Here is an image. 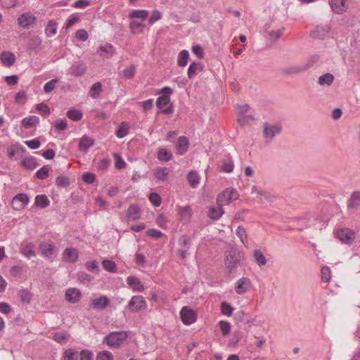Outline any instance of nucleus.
<instances>
[{
	"instance_id": "13d9d810",
	"label": "nucleus",
	"mask_w": 360,
	"mask_h": 360,
	"mask_svg": "<svg viewBox=\"0 0 360 360\" xmlns=\"http://www.w3.org/2000/svg\"><path fill=\"white\" fill-rule=\"evenodd\" d=\"M20 301L23 303H29L32 298V295L28 290L23 289L19 292Z\"/></svg>"
},
{
	"instance_id": "680f3d73",
	"label": "nucleus",
	"mask_w": 360,
	"mask_h": 360,
	"mask_svg": "<svg viewBox=\"0 0 360 360\" xmlns=\"http://www.w3.org/2000/svg\"><path fill=\"white\" fill-rule=\"evenodd\" d=\"M219 326L223 335H226L230 333L231 324L226 321H220Z\"/></svg>"
},
{
	"instance_id": "423d86ee",
	"label": "nucleus",
	"mask_w": 360,
	"mask_h": 360,
	"mask_svg": "<svg viewBox=\"0 0 360 360\" xmlns=\"http://www.w3.org/2000/svg\"><path fill=\"white\" fill-rule=\"evenodd\" d=\"M147 307L146 301L141 295H134L129 300L126 309L131 312H138L145 309Z\"/></svg>"
},
{
	"instance_id": "09e8293b",
	"label": "nucleus",
	"mask_w": 360,
	"mask_h": 360,
	"mask_svg": "<svg viewBox=\"0 0 360 360\" xmlns=\"http://www.w3.org/2000/svg\"><path fill=\"white\" fill-rule=\"evenodd\" d=\"M236 235L240 238L242 243L246 246L248 243L247 233L243 226H238L236 230Z\"/></svg>"
},
{
	"instance_id": "5fc2aeb1",
	"label": "nucleus",
	"mask_w": 360,
	"mask_h": 360,
	"mask_svg": "<svg viewBox=\"0 0 360 360\" xmlns=\"http://www.w3.org/2000/svg\"><path fill=\"white\" fill-rule=\"evenodd\" d=\"M96 360H114V356L112 352L105 350L98 353Z\"/></svg>"
},
{
	"instance_id": "f3484780",
	"label": "nucleus",
	"mask_w": 360,
	"mask_h": 360,
	"mask_svg": "<svg viewBox=\"0 0 360 360\" xmlns=\"http://www.w3.org/2000/svg\"><path fill=\"white\" fill-rule=\"evenodd\" d=\"M141 208L138 204H131L127 214L129 220L137 221L141 218Z\"/></svg>"
},
{
	"instance_id": "bb28decb",
	"label": "nucleus",
	"mask_w": 360,
	"mask_h": 360,
	"mask_svg": "<svg viewBox=\"0 0 360 360\" xmlns=\"http://www.w3.org/2000/svg\"><path fill=\"white\" fill-rule=\"evenodd\" d=\"M39 123V118L34 115H30L23 118L21 124L25 129H30Z\"/></svg>"
},
{
	"instance_id": "a878e982",
	"label": "nucleus",
	"mask_w": 360,
	"mask_h": 360,
	"mask_svg": "<svg viewBox=\"0 0 360 360\" xmlns=\"http://www.w3.org/2000/svg\"><path fill=\"white\" fill-rule=\"evenodd\" d=\"M86 69V65L83 63L79 62L73 64L70 67L69 72L72 75L79 77L85 72Z\"/></svg>"
},
{
	"instance_id": "37998d69",
	"label": "nucleus",
	"mask_w": 360,
	"mask_h": 360,
	"mask_svg": "<svg viewBox=\"0 0 360 360\" xmlns=\"http://www.w3.org/2000/svg\"><path fill=\"white\" fill-rule=\"evenodd\" d=\"M90 147V138L85 135L84 136L79 142V150L82 153H87L89 148Z\"/></svg>"
},
{
	"instance_id": "864d4df0",
	"label": "nucleus",
	"mask_w": 360,
	"mask_h": 360,
	"mask_svg": "<svg viewBox=\"0 0 360 360\" xmlns=\"http://www.w3.org/2000/svg\"><path fill=\"white\" fill-rule=\"evenodd\" d=\"M320 59V57L317 54L311 56L306 63L303 64L305 71L311 68L315 63H316Z\"/></svg>"
},
{
	"instance_id": "58836bf2",
	"label": "nucleus",
	"mask_w": 360,
	"mask_h": 360,
	"mask_svg": "<svg viewBox=\"0 0 360 360\" xmlns=\"http://www.w3.org/2000/svg\"><path fill=\"white\" fill-rule=\"evenodd\" d=\"M131 32L134 34H139L143 31L146 25L142 21L133 20L129 24Z\"/></svg>"
},
{
	"instance_id": "f8f14e48",
	"label": "nucleus",
	"mask_w": 360,
	"mask_h": 360,
	"mask_svg": "<svg viewBox=\"0 0 360 360\" xmlns=\"http://www.w3.org/2000/svg\"><path fill=\"white\" fill-rule=\"evenodd\" d=\"M61 259L67 263H75L78 259V252L75 248H66L61 255Z\"/></svg>"
},
{
	"instance_id": "dca6fc26",
	"label": "nucleus",
	"mask_w": 360,
	"mask_h": 360,
	"mask_svg": "<svg viewBox=\"0 0 360 360\" xmlns=\"http://www.w3.org/2000/svg\"><path fill=\"white\" fill-rule=\"evenodd\" d=\"M330 27L327 25H317L311 31V37L314 39H324L328 35Z\"/></svg>"
},
{
	"instance_id": "72a5a7b5",
	"label": "nucleus",
	"mask_w": 360,
	"mask_h": 360,
	"mask_svg": "<svg viewBox=\"0 0 360 360\" xmlns=\"http://www.w3.org/2000/svg\"><path fill=\"white\" fill-rule=\"evenodd\" d=\"M235 319L238 322H240L243 323H249L251 321V317L248 314L245 313L243 310H238L234 315Z\"/></svg>"
},
{
	"instance_id": "c756f323",
	"label": "nucleus",
	"mask_w": 360,
	"mask_h": 360,
	"mask_svg": "<svg viewBox=\"0 0 360 360\" xmlns=\"http://www.w3.org/2000/svg\"><path fill=\"white\" fill-rule=\"evenodd\" d=\"M21 165L27 169L33 170L38 166V162L34 157L29 156L22 160Z\"/></svg>"
},
{
	"instance_id": "ea45409f",
	"label": "nucleus",
	"mask_w": 360,
	"mask_h": 360,
	"mask_svg": "<svg viewBox=\"0 0 360 360\" xmlns=\"http://www.w3.org/2000/svg\"><path fill=\"white\" fill-rule=\"evenodd\" d=\"M253 258L255 262L259 266H264L266 264V259L264 254L259 250H255L253 252Z\"/></svg>"
},
{
	"instance_id": "6e6d98bb",
	"label": "nucleus",
	"mask_w": 360,
	"mask_h": 360,
	"mask_svg": "<svg viewBox=\"0 0 360 360\" xmlns=\"http://www.w3.org/2000/svg\"><path fill=\"white\" fill-rule=\"evenodd\" d=\"M178 243L184 249L188 250L191 245L192 242L188 236L184 235L179 238Z\"/></svg>"
},
{
	"instance_id": "393cba45",
	"label": "nucleus",
	"mask_w": 360,
	"mask_h": 360,
	"mask_svg": "<svg viewBox=\"0 0 360 360\" xmlns=\"http://www.w3.org/2000/svg\"><path fill=\"white\" fill-rule=\"evenodd\" d=\"M188 143L187 137L184 136H180L176 143V147L178 149L177 154L184 155L188 150Z\"/></svg>"
},
{
	"instance_id": "bf43d9fd",
	"label": "nucleus",
	"mask_w": 360,
	"mask_h": 360,
	"mask_svg": "<svg viewBox=\"0 0 360 360\" xmlns=\"http://www.w3.org/2000/svg\"><path fill=\"white\" fill-rule=\"evenodd\" d=\"M221 311L224 315L226 316H231L233 309L228 302H222L221 304Z\"/></svg>"
},
{
	"instance_id": "4be33fe9",
	"label": "nucleus",
	"mask_w": 360,
	"mask_h": 360,
	"mask_svg": "<svg viewBox=\"0 0 360 360\" xmlns=\"http://www.w3.org/2000/svg\"><path fill=\"white\" fill-rule=\"evenodd\" d=\"M81 297V292L77 288H69L65 292V299L71 303L77 302Z\"/></svg>"
},
{
	"instance_id": "aec40b11",
	"label": "nucleus",
	"mask_w": 360,
	"mask_h": 360,
	"mask_svg": "<svg viewBox=\"0 0 360 360\" xmlns=\"http://www.w3.org/2000/svg\"><path fill=\"white\" fill-rule=\"evenodd\" d=\"M304 71L305 70L303 65H300L286 67L281 70V72L285 76H295Z\"/></svg>"
},
{
	"instance_id": "b1692460",
	"label": "nucleus",
	"mask_w": 360,
	"mask_h": 360,
	"mask_svg": "<svg viewBox=\"0 0 360 360\" xmlns=\"http://www.w3.org/2000/svg\"><path fill=\"white\" fill-rule=\"evenodd\" d=\"M127 283L134 291L143 292L144 290L143 285L141 283V281L135 276H128Z\"/></svg>"
},
{
	"instance_id": "412c9836",
	"label": "nucleus",
	"mask_w": 360,
	"mask_h": 360,
	"mask_svg": "<svg viewBox=\"0 0 360 360\" xmlns=\"http://www.w3.org/2000/svg\"><path fill=\"white\" fill-rule=\"evenodd\" d=\"M233 168L234 162L229 155L221 160V165L219 166L220 171L225 173H231L233 171Z\"/></svg>"
},
{
	"instance_id": "9b49d317",
	"label": "nucleus",
	"mask_w": 360,
	"mask_h": 360,
	"mask_svg": "<svg viewBox=\"0 0 360 360\" xmlns=\"http://www.w3.org/2000/svg\"><path fill=\"white\" fill-rule=\"evenodd\" d=\"M30 202L28 196L25 193L16 195L12 200V207L15 210L23 209Z\"/></svg>"
},
{
	"instance_id": "c9c22d12",
	"label": "nucleus",
	"mask_w": 360,
	"mask_h": 360,
	"mask_svg": "<svg viewBox=\"0 0 360 360\" xmlns=\"http://www.w3.org/2000/svg\"><path fill=\"white\" fill-rule=\"evenodd\" d=\"M189 58V53L187 50H182L179 52L177 57V65L179 67H185Z\"/></svg>"
},
{
	"instance_id": "473e14b6",
	"label": "nucleus",
	"mask_w": 360,
	"mask_h": 360,
	"mask_svg": "<svg viewBox=\"0 0 360 360\" xmlns=\"http://www.w3.org/2000/svg\"><path fill=\"white\" fill-rule=\"evenodd\" d=\"M169 174V169L165 167L158 168L155 172V178L162 181H166L167 180Z\"/></svg>"
},
{
	"instance_id": "3c124183",
	"label": "nucleus",
	"mask_w": 360,
	"mask_h": 360,
	"mask_svg": "<svg viewBox=\"0 0 360 360\" xmlns=\"http://www.w3.org/2000/svg\"><path fill=\"white\" fill-rule=\"evenodd\" d=\"M79 356V354L77 351L69 349L64 352L63 356L65 360H78Z\"/></svg>"
},
{
	"instance_id": "a18cd8bd",
	"label": "nucleus",
	"mask_w": 360,
	"mask_h": 360,
	"mask_svg": "<svg viewBox=\"0 0 360 360\" xmlns=\"http://www.w3.org/2000/svg\"><path fill=\"white\" fill-rule=\"evenodd\" d=\"M102 265L105 270L110 273H116L117 271V264L112 260L103 259Z\"/></svg>"
},
{
	"instance_id": "e433bc0d",
	"label": "nucleus",
	"mask_w": 360,
	"mask_h": 360,
	"mask_svg": "<svg viewBox=\"0 0 360 360\" xmlns=\"http://www.w3.org/2000/svg\"><path fill=\"white\" fill-rule=\"evenodd\" d=\"M34 203L37 207L45 208L50 205V200H49L48 197L44 194L37 195L35 198Z\"/></svg>"
},
{
	"instance_id": "f03ea898",
	"label": "nucleus",
	"mask_w": 360,
	"mask_h": 360,
	"mask_svg": "<svg viewBox=\"0 0 360 360\" xmlns=\"http://www.w3.org/2000/svg\"><path fill=\"white\" fill-rule=\"evenodd\" d=\"M282 129V125L280 123L264 122L263 124V136L265 143H270L276 135L281 133Z\"/></svg>"
},
{
	"instance_id": "69168bd1",
	"label": "nucleus",
	"mask_w": 360,
	"mask_h": 360,
	"mask_svg": "<svg viewBox=\"0 0 360 360\" xmlns=\"http://www.w3.org/2000/svg\"><path fill=\"white\" fill-rule=\"evenodd\" d=\"M321 278L325 283L330 280V269L328 266H323L321 269Z\"/></svg>"
},
{
	"instance_id": "c85d7f7f",
	"label": "nucleus",
	"mask_w": 360,
	"mask_h": 360,
	"mask_svg": "<svg viewBox=\"0 0 360 360\" xmlns=\"http://www.w3.org/2000/svg\"><path fill=\"white\" fill-rule=\"evenodd\" d=\"M202 69L203 65L201 64L200 62L191 63L188 67L187 72L188 77L189 79L193 78L198 74V70L200 72L202 70Z\"/></svg>"
},
{
	"instance_id": "9d476101",
	"label": "nucleus",
	"mask_w": 360,
	"mask_h": 360,
	"mask_svg": "<svg viewBox=\"0 0 360 360\" xmlns=\"http://www.w3.org/2000/svg\"><path fill=\"white\" fill-rule=\"evenodd\" d=\"M97 53L101 57L105 59L111 58L117 53L115 47L111 44H105L99 46L97 49Z\"/></svg>"
},
{
	"instance_id": "052dcab7",
	"label": "nucleus",
	"mask_w": 360,
	"mask_h": 360,
	"mask_svg": "<svg viewBox=\"0 0 360 360\" xmlns=\"http://www.w3.org/2000/svg\"><path fill=\"white\" fill-rule=\"evenodd\" d=\"M150 202L155 206L159 207L162 203V198L156 193H151L148 196Z\"/></svg>"
},
{
	"instance_id": "6ab92c4d",
	"label": "nucleus",
	"mask_w": 360,
	"mask_h": 360,
	"mask_svg": "<svg viewBox=\"0 0 360 360\" xmlns=\"http://www.w3.org/2000/svg\"><path fill=\"white\" fill-rule=\"evenodd\" d=\"M26 149L19 143H15L8 148V156L10 159L16 158L20 153H25Z\"/></svg>"
},
{
	"instance_id": "79ce46f5",
	"label": "nucleus",
	"mask_w": 360,
	"mask_h": 360,
	"mask_svg": "<svg viewBox=\"0 0 360 360\" xmlns=\"http://www.w3.org/2000/svg\"><path fill=\"white\" fill-rule=\"evenodd\" d=\"M57 24L54 20H49L45 28V33L47 37H51L56 34Z\"/></svg>"
},
{
	"instance_id": "338daca9",
	"label": "nucleus",
	"mask_w": 360,
	"mask_h": 360,
	"mask_svg": "<svg viewBox=\"0 0 360 360\" xmlns=\"http://www.w3.org/2000/svg\"><path fill=\"white\" fill-rule=\"evenodd\" d=\"M146 235L150 238L158 239L163 236V233L158 229H150L146 231Z\"/></svg>"
},
{
	"instance_id": "ddd939ff",
	"label": "nucleus",
	"mask_w": 360,
	"mask_h": 360,
	"mask_svg": "<svg viewBox=\"0 0 360 360\" xmlns=\"http://www.w3.org/2000/svg\"><path fill=\"white\" fill-rule=\"evenodd\" d=\"M36 21V17L31 13L27 12L20 15L18 19V24L23 28H28Z\"/></svg>"
},
{
	"instance_id": "7ed1b4c3",
	"label": "nucleus",
	"mask_w": 360,
	"mask_h": 360,
	"mask_svg": "<svg viewBox=\"0 0 360 360\" xmlns=\"http://www.w3.org/2000/svg\"><path fill=\"white\" fill-rule=\"evenodd\" d=\"M127 338L125 331H114L104 338V342L111 348H118Z\"/></svg>"
},
{
	"instance_id": "e2e57ef3",
	"label": "nucleus",
	"mask_w": 360,
	"mask_h": 360,
	"mask_svg": "<svg viewBox=\"0 0 360 360\" xmlns=\"http://www.w3.org/2000/svg\"><path fill=\"white\" fill-rule=\"evenodd\" d=\"M254 117L251 115H239L238 122L240 125L245 126L249 123L250 120H253Z\"/></svg>"
},
{
	"instance_id": "0eeeda50",
	"label": "nucleus",
	"mask_w": 360,
	"mask_h": 360,
	"mask_svg": "<svg viewBox=\"0 0 360 360\" xmlns=\"http://www.w3.org/2000/svg\"><path fill=\"white\" fill-rule=\"evenodd\" d=\"M196 312L187 306H184L180 311V318L185 325H191L197 320Z\"/></svg>"
},
{
	"instance_id": "1a4fd4ad",
	"label": "nucleus",
	"mask_w": 360,
	"mask_h": 360,
	"mask_svg": "<svg viewBox=\"0 0 360 360\" xmlns=\"http://www.w3.org/2000/svg\"><path fill=\"white\" fill-rule=\"evenodd\" d=\"M170 102V96L169 95H162L157 99V107L162 109V112L167 115H171L174 112V105L170 104L167 108H164Z\"/></svg>"
},
{
	"instance_id": "f257e3e1",
	"label": "nucleus",
	"mask_w": 360,
	"mask_h": 360,
	"mask_svg": "<svg viewBox=\"0 0 360 360\" xmlns=\"http://www.w3.org/2000/svg\"><path fill=\"white\" fill-rule=\"evenodd\" d=\"M240 255L239 252L234 248L230 250L226 255V267L228 271L229 276H233L238 267L240 266Z\"/></svg>"
},
{
	"instance_id": "2eb2a0df",
	"label": "nucleus",
	"mask_w": 360,
	"mask_h": 360,
	"mask_svg": "<svg viewBox=\"0 0 360 360\" xmlns=\"http://www.w3.org/2000/svg\"><path fill=\"white\" fill-rule=\"evenodd\" d=\"M347 0H328L332 11L338 14H342L347 10Z\"/></svg>"
},
{
	"instance_id": "4c0bfd02",
	"label": "nucleus",
	"mask_w": 360,
	"mask_h": 360,
	"mask_svg": "<svg viewBox=\"0 0 360 360\" xmlns=\"http://www.w3.org/2000/svg\"><path fill=\"white\" fill-rule=\"evenodd\" d=\"M149 12L147 10H134L129 14V17L130 18H140L144 20L147 18Z\"/></svg>"
},
{
	"instance_id": "603ef678",
	"label": "nucleus",
	"mask_w": 360,
	"mask_h": 360,
	"mask_svg": "<svg viewBox=\"0 0 360 360\" xmlns=\"http://www.w3.org/2000/svg\"><path fill=\"white\" fill-rule=\"evenodd\" d=\"M67 116L73 121H79L82 117V113L78 110H69L67 112Z\"/></svg>"
},
{
	"instance_id": "4d7b16f0",
	"label": "nucleus",
	"mask_w": 360,
	"mask_h": 360,
	"mask_svg": "<svg viewBox=\"0 0 360 360\" xmlns=\"http://www.w3.org/2000/svg\"><path fill=\"white\" fill-rule=\"evenodd\" d=\"M36 177L39 179H45L49 175V168L48 166H44L40 168L35 174Z\"/></svg>"
},
{
	"instance_id": "5701e85b",
	"label": "nucleus",
	"mask_w": 360,
	"mask_h": 360,
	"mask_svg": "<svg viewBox=\"0 0 360 360\" xmlns=\"http://www.w3.org/2000/svg\"><path fill=\"white\" fill-rule=\"evenodd\" d=\"M109 304L110 300L105 295H103L98 298L94 299L91 302V305L94 309L101 310L105 309L109 305Z\"/></svg>"
},
{
	"instance_id": "8fccbe9b",
	"label": "nucleus",
	"mask_w": 360,
	"mask_h": 360,
	"mask_svg": "<svg viewBox=\"0 0 360 360\" xmlns=\"http://www.w3.org/2000/svg\"><path fill=\"white\" fill-rule=\"evenodd\" d=\"M123 76L128 79L134 78L136 72V67L134 64H131L129 68H125L122 71Z\"/></svg>"
},
{
	"instance_id": "6e6552de",
	"label": "nucleus",
	"mask_w": 360,
	"mask_h": 360,
	"mask_svg": "<svg viewBox=\"0 0 360 360\" xmlns=\"http://www.w3.org/2000/svg\"><path fill=\"white\" fill-rule=\"evenodd\" d=\"M335 236L340 241L347 244H352L356 238L355 233L348 228L337 230Z\"/></svg>"
},
{
	"instance_id": "7c9ffc66",
	"label": "nucleus",
	"mask_w": 360,
	"mask_h": 360,
	"mask_svg": "<svg viewBox=\"0 0 360 360\" xmlns=\"http://www.w3.org/2000/svg\"><path fill=\"white\" fill-rule=\"evenodd\" d=\"M347 207L349 208L360 207V191H354L352 193L348 201Z\"/></svg>"
},
{
	"instance_id": "cd10ccee",
	"label": "nucleus",
	"mask_w": 360,
	"mask_h": 360,
	"mask_svg": "<svg viewBox=\"0 0 360 360\" xmlns=\"http://www.w3.org/2000/svg\"><path fill=\"white\" fill-rule=\"evenodd\" d=\"M0 60L7 67L11 66L15 61V56L11 52L4 51L0 55Z\"/></svg>"
},
{
	"instance_id": "39448f33",
	"label": "nucleus",
	"mask_w": 360,
	"mask_h": 360,
	"mask_svg": "<svg viewBox=\"0 0 360 360\" xmlns=\"http://www.w3.org/2000/svg\"><path fill=\"white\" fill-rule=\"evenodd\" d=\"M39 250L41 255L46 259L52 262L53 258L58 255V248L54 244L42 242L39 245Z\"/></svg>"
},
{
	"instance_id": "de8ad7c7",
	"label": "nucleus",
	"mask_w": 360,
	"mask_h": 360,
	"mask_svg": "<svg viewBox=\"0 0 360 360\" xmlns=\"http://www.w3.org/2000/svg\"><path fill=\"white\" fill-rule=\"evenodd\" d=\"M103 90V84L101 82H97L91 85V98H98Z\"/></svg>"
},
{
	"instance_id": "a211bd4d",
	"label": "nucleus",
	"mask_w": 360,
	"mask_h": 360,
	"mask_svg": "<svg viewBox=\"0 0 360 360\" xmlns=\"http://www.w3.org/2000/svg\"><path fill=\"white\" fill-rule=\"evenodd\" d=\"M20 251L27 259L36 256L35 245L32 243L21 244Z\"/></svg>"
},
{
	"instance_id": "774afa93",
	"label": "nucleus",
	"mask_w": 360,
	"mask_h": 360,
	"mask_svg": "<svg viewBox=\"0 0 360 360\" xmlns=\"http://www.w3.org/2000/svg\"><path fill=\"white\" fill-rule=\"evenodd\" d=\"M75 37L81 41H85L88 39L89 34L86 30L81 29L76 32Z\"/></svg>"
},
{
	"instance_id": "4468645a",
	"label": "nucleus",
	"mask_w": 360,
	"mask_h": 360,
	"mask_svg": "<svg viewBox=\"0 0 360 360\" xmlns=\"http://www.w3.org/2000/svg\"><path fill=\"white\" fill-rule=\"evenodd\" d=\"M251 286V281L247 277L240 278L236 283L235 290L237 294L245 293Z\"/></svg>"
},
{
	"instance_id": "c03bdc74",
	"label": "nucleus",
	"mask_w": 360,
	"mask_h": 360,
	"mask_svg": "<svg viewBox=\"0 0 360 360\" xmlns=\"http://www.w3.org/2000/svg\"><path fill=\"white\" fill-rule=\"evenodd\" d=\"M223 213H224V211L220 206L216 207H210L208 211V216L211 219L216 220V219H219L221 217V215L223 214Z\"/></svg>"
},
{
	"instance_id": "2f4dec72",
	"label": "nucleus",
	"mask_w": 360,
	"mask_h": 360,
	"mask_svg": "<svg viewBox=\"0 0 360 360\" xmlns=\"http://www.w3.org/2000/svg\"><path fill=\"white\" fill-rule=\"evenodd\" d=\"M158 159L162 162H166L171 160L173 155L170 151L166 148H160L157 153Z\"/></svg>"
},
{
	"instance_id": "0e129e2a",
	"label": "nucleus",
	"mask_w": 360,
	"mask_h": 360,
	"mask_svg": "<svg viewBox=\"0 0 360 360\" xmlns=\"http://www.w3.org/2000/svg\"><path fill=\"white\" fill-rule=\"evenodd\" d=\"M58 82L57 79H53L46 82L44 86V91L46 93H50L56 88V84Z\"/></svg>"
},
{
	"instance_id": "20e7f679",
	"label": "nucleus",
	"mask_w": 360,
	"mask_h": 360,
	"mask_svg": "<svg viewBox=\"0 0 360 360\" xmlns=\"http://www.w3.org/2000/svg\"><path fill=\"white\" fill-rule=\"evenodd\" d=\"M239 198V194L236 190L233 188H226L221 192L217 198L219 206L228 205L232 201L237 200Z\"/></svg>"
},
{
	"instance_id": "f704fd0d",
	"label": "nucleus",
	"mask_w": 360,
	"mask_h": 360,
	"mask_svg": "<svg viewBox=\"0 0 360 360\" xmlns=\"http://www.w3.org/2000/svg\"><path fill=\"white\" fill-rule=\"evenodd\" d=\"M187 179L189 185L194 188L199 184L200 176L197 172L191 171L188 174Z\"/></svg>"
},
{
	"instance_id": "a19ab883",
	"label": "nucleus",
	"mask_w": 360,
	"mask_h": 360,
	"mask_svg": "<svg viewBox=\"0 0 360 360\" xmlns=\"http://www.w3.org/2000/svg\"><path fill=\"white\" fill-rule=\"evenodd\" d=\"M334 81V76L330 73L322 75L319 78V84L320 85L330 86Z\"/></svg>"
},
{
	"instance_id": "49530a36",
	"label": "nucleus",
	"mask_w": 360,
	"mask_h": 360,
	"mask_svg": "<svg viewBox=\"0 0 360 360\" xmlns=\"http://www.w3.org/2000/svg\"><path fill=\"white\" fill-rule=\"evenodd\" d=\"M128 132L127 124L126 122H122L116 129L115 134L118 138L122 139L126 136Z\"/></svg>"
}]
</instances>
